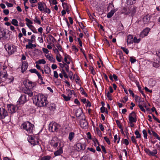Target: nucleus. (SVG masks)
<instances>
[{
	"mask_svg": "<svg viewBox=\"0 0 160 160\" xmlns=\"http://www.w3.org/2000/svg\"><path fill=\"white\" fill-rule=\"evenodd\" d=\"M47 99L44 95L39 94L34 97L33 103L38 107H43L46 106L47 104Z\"/></svg>",
	"mask_w": 160,
	"mask_h": 160,
	"instance_id": "f257e3e1",
	"label": "nucleus"
},
{
	"mask_svg": "<svg viewBox=\"0 0 160 160\" xmlns=\"http://www.w3.org/2000/svg\"><path fill=\"white\" fill-rule=\"evenodd\" d=\"M34 127V125L28 121L23 123L21 125V128L25 130L28 133H32Z\"/></svg>",
	"mask_w": 160,
	"mask_h": 160,
	"instance_id": "f03ea898",
	"label": "nucleus"
},
{
	"mask_svg": "<svg viewBox=\"0 0 160 160\" xmlns=\"http://www.w3.org/2000/svg\"><path fill=\"white\" fill-rule=\"evenodd\" d=\"M49 143L51 146L54 148L62 145L60 140L56 137H53L52 139L50 141Z\"/></svg>",
	"mask_w": 160,
	"mask_h": 160,
	"instance_id": "7ed1b4c3",
	"label": "nucleus"
},
{
	"mask_svg": "<svg viewBox=\"0 0 160 160\" xmlns=\"http://www.w3.org/2000/svg\"><path fill=\"white\" fill-rule=\"evenodd\" d=\"M58 127V125L55 122L51 123L49 125V130L51 132H57Z\"/></svg>",
	"mask_w": 160,
	"mask_h": 160,
	"instance_id": "20e7f679",
	"label": "nucleus"
},
{
	"mask_svg": "<svg viewBox=\"0 0 160 160\" xmlns=\"http://www.w3.org/2000/svg\"><path fill=\"white\" fill-rule=\"evenodd\" d=\"M8 115L7 110L2 107H0V119H4Z\"/></svg>",
	"mask_w": 160,
	"mask_h": 160,
	"instance_id": "39448f33",
	"label": "nucleus"
},
{
	"mask_svg": "<svg viewBox=\"0 0 160 160\" xmlns=\"http://www.w3.org/2000/svg\"><path fill=\"white\" fill-rule=\"evenodd\" d=\"M137 115L134 112H132L128 116L129 121L130 123L135 122L137 121Z\"/></svg>",
	"mask_w": 160,
	"mask_h": 160,
	"instance_id": "423d86ee",
	"label": "nucleus"
},
{
	"mask_svg": "<svg viewBox=\"0 0 160 160\" xmlns=\"http://www.w3.org/2000/svg\"><path fill=\"white\" fill-rule=\"evenodd\" d=\"M7 108L9 112L11 113L16 112L18 108L17 106L12 104H8L7 105Z\"/></svg>",
	"mask_w": 160,
	"mask_h": 160,
	"instance_id": "0eeeda50",
	"label": "nucleus"
},
{
	"mask_svg": "<svg viewBox=\"0 0 160 160\" xmlns=\"http://www.w3.org/2000/svg\"><path fill=\"white\" fill-rule=\"evenodd\" d=\"M27 95L25 94H22L20 97L19 98L18 101H17L18 104H24L27 101Z\"/></svg>",
	"mask_w": 160,
	"mask_h": 160,
	"instance_id": "6e6552de",
	"label": "nucleus"
},
{
	"mask_svg": "<svg viewBox=\"0 0 160 160\" xmlns=\"http://www.w3.org/2000/svg\"><path fill=\"white\" fill-rule=\"evenodd\" d=\"M75 147V149L78 151H80L81 150H84L86 148L85 144H82L80 142L76 143Z\"/></svg>",
	"mask_w": 160,
	"mask_h": 160,
	"instance_id": "1a4fd4ad",
	"label": "nucleus"
},
{
	"mask_svg": "<svg viewBox=\"0 0 160 160\" xmlns=\"http://www.w3.org/2000/svg\"><path fill=\"white\" fill-rule=\"evenodd\" d=\"M6 31L3 29H0V40L2 39L3 40H6L8 37L6 36Z\"/></svg>",
	"mask_w": 160,
	"mask_h": 160,
	"instance_id": "9d476101",
	"label": "nucleus"
},
{
	"mask_svg": "<svg viewBox=\"0 0 160 160\" xmlns=\"http://www.w3.org/2000/svg\"><path fill=\"white\" fill-rule=\"evenodd\" d=\"M150 30V29L149 28H146L141 32L140 34V37L143 38L147 36Z\"/></svg>",
	"mask_w": 160,
	"mask_h": 160,
	"instance_id": "9b49d317",
	"label": "nucleus"
},
{
	"mask_svg": "<svg viewBox=\"0 0 160 160\" xmlns=\"http://www.w3.org/2000/svg\"><path fill=\"white\" fill-rule=\"evenodd\" d=\"M145 152L148 154L149 155L154 156L157 153V151L156 149H154L152 151H150L149 149L146 148L144 150Z\"/></svg>",
	"mask_w": 160,
	"mask_h": 160,
	"instance_id": "f8f14e48",
	"label": "nucleus"
},
{
	"mask_svg": "<svg viewBox=\"0 0 160 160\" xmlns=\"http://www.w3.org/2000/svg\"><path fill=\"white\" fill-rule=\"evenodd\" d=\"M28 63L26 62H23L22 63V65L21 67V71L22 73H23L25 71L28 67Z\"/></svg>",
	"mask_w": 160,
	"mask_h": 160,
	"instance_id": "ddd939ff",
	"label": "nucleus"
},
{
	"mask_svg": "<svg viewBox=\"0 0 160 160\" xmlns=\"http://www.w3.org/2000/svg\"><path fill=\"white\" fill-rule=\"evenodd\" d=\"M63 147V145H62L57 148H59V149L54 152V154L55 156L60 155L63 152V150L62 149Z\"/></svg>",
	"mask_w": 160,
	"mask_h": 160,
	"instance_id": "4468645a",
	"label": "nucleus"
},
{
	"mask_svg": "<svg viewBox=\"0 0 160 160\" xmlns=\"http://www.w3.org/2000/svg\"><path fill=\"white\" fill-rule=\"evenodd\" d=\"M88 123L85 119H82L80 121V125L82 128H84L87 127Z\"/></svg>",
	"mask_w": 160,
	"mask_h": 160,
	"instance_id": "2eb2a0df",
	"label": "nucleus"
},
{
	"mask_svg": "<svg viewBox=\"0 0 160 160\" xmlns=\"http://www.w3.org/2000/svg\"><path fill=\"white\" fill-rule=\"evenodd\" d=\"M28 142L32 145L34 146L36 144L34 138L32 136H29L28 138Z\"/></svg>",
	"mask_w": 160,
	"mask_h": 160,
	"instance_id": "dca6fc26",
	"label": "nucleus"
},
{
	"mask_svg": "<svg viewBox=\"0 0 160 160\" xmlns=\"http://www.w3.org/2000/svg\"><path fill=\"white\" fill-rule=\"evenodd\" d=\"M151 16L149 15H147L144 16L142 19L143 22L144 24L148 23L150 20Z\"/></svg>",
	"mask_w": 160,
	"mask_h": 160,
	"instance_id": "f3484780",
	"label": "nucleus"
},
{
	"mask_svg": "<svg viewBox=\"0 0 160 160\" xmlns=\"http://www.w3.org/2000/svg\"><path fill=\"white\" fill-rule=\"evenodd\" d=\"M133 37L132 35H129L128 36L127 38L128 44L133 43Z\"/></svg>",
	"mask_w": 160,
	"mask_h": 160,
	"instance_id": "a211bd4d",
	"label": "nucleus"
},
{
	"mask_svg": "<svg viewBox=\"0 0 160 160\" xmlns=\"http://www.w3.org/2000/svg\"><path fill=\"white\" fill-rule=\"evenodd\" d=\"M44 5L46 6L45 3L42 2H39L38 4V8L40 11H42L45 8Z\"/></svg>",
	"mask_w": 160,
	"mask_h": 160,
	"instance_id": "6ab92c4d",
	"label": "nucleus"
},
{
	"mask_svg": "<svg viewBox=\"0 0 160 160\" xmlns=\"http://www.w3.org/2000/svg\"><path fill=\"white\" fill-rule=\"evenodd\" d=\"M136 7H134L132 8H131L129 10L130 11L128 14L131 13L132 16H133L136 12Z\"/></svg>",
	"mask_w": 160,
	"mask_h": 160,
	"instance_id": "aec40b11",
	"label": "nucleus"
},
{
	"mask_svg": "<svg viewBox=\"0 0 160 160\" xmlns=\"http://www.w3.org/2000/svg\"><path fill=\"white\" fill-rule=\"evenodd\" d=\"M80 160H92V158L89 155H87L82 157Z\"/></svg>",
	"mask_w": 160,
	"mask_h": 160,
	"instance_id": "412c9836",
	"label": "nucleus"
},
{
	"mask_svg": "<svg viewBox=\"0 0 160 160\" xmlns=\"http://www.w3.org/2000/svg\"><path fill=\"white\" fill-rule=\"evenodd\" d=\"M116 11L115 10H112L110 12H108L107 14V17L108 18H111L114 14V13Z\"/></svg>",
	"mask_w": 160,
	"mask_h": 160,
	"instance_id": "4be33fe9",
	"label": "nucleus"
},
{
	"mask_svg": "<svg viewBox=\"0 0 160 160\" xmlns=\"http://www.w3.org/2000/svg\"><path fill=\"white\" fill-rule=\"evenodd\" d=\"M82 114V111L80 109H77L76 111V117H79Z\"/></svg>",
	"mask_w": 160,
	"mask_h": 160,
	"instance_id": "5701e85b",
	"label": "nucleus"
},
{
	"mask_svg": "<svg viewBox=\"0 0 160 160\" xmlns=\"http://www.w3.org/2000/svg\"><path fill=\"white\" fill-rule=\"evenodd\" d=\"M153 66L156 68H159L160 66V65L159 62L157 60H154V61L152 63Z\"/></svg>",
	"mask_w": 160,
	"mask_h": 160,
	"instance_id": "b1692460",
	"label": "nucleus"
},
{
	"mask_svg": "<svg viewBox=\"0 0 160 160\" xmlns=\"http://www.w3.org/2000/svg\"><path fill=\"white\" fill-rule=\"evenodd\" d=\"M137 0H127V3L128 5H131L134 4Z\"/></svg>",
	"mask_w": 160,
	"mask_h": 160,
	"instance_id": "393cba45",
	"label": "nucleus"
},
{
	"mask_svg": "<svg viewBox=\"0 0 160 160\" xmlns=\"http://www.w3.org/2000/svg\"><path fill=\"white\" fill-rule=\"evenodd\" d=\"M51 71V68L48 66H47L45 67L44 72L46 74H49L50 73Z\"/></svg>",
	"mask_w": 160,
	"mask_h": 160,
	"instance_id": "a878e982",
	"label": "nucleus"
},
{
	"mask_svg": "<svg viewBox=\"0 0 160 160\" xmlns=\"http://www.w3.org/2000/svg\"><path fill=\"white\" fill-rule=\"evenodd\" d=\"M46 58L49 59V61L52 62H55V59L52 56H50L49 55H47L46 56Z\"/></svg>",
	"mask_w": 160,
	"mask_h": 160,
	"instance_id": "bb28decb",
	"label": "nucleus"
},
{
	"mask_svg": "<svg viewBox=\"0 0 160 160\" xmlns=\"http://www.w3.org/2000/svg\"><path fill=\"white\" fill-rule=\"evenodd\" d=\"M11 23L15 26H18V21L15 19H12L11 21Z\"/></svg>",
	"mask_w": 160,
	"mask_h": 160,
	"instance_id": "cd10ccee",
	"label": "nucleus"
},
{
	"mask_svg": "<svg viewBox=\"0 0 160 160\" xmlns=\"http://www.w3.org/2000/svg\"><path fill=\"white\" fill-rule=\"evenodd\" d=\"M75 134L73 132H70L69 134L68 139L70 141H71L73 138Z\"/></svg>",
	"mask_w": 160,
	"mask_h": 160,
	"instance_id": "c85d7f7f",
	"label": "nucleus"
},
{
	"mask_svg": "<svg viewBox=\"0 0 160 160\" xmlns=\"http://www.w3.org/2000/svg\"><path fill=\"white\" fill-rule=\"evenodd\" d=\"M46 61L44 59H42L39 60L36 62V64H45L46 63Z\"/></svg>",
	"mask_w": 160,
	"mask_h": 160,
	"instance_id": "c756f323",
	"label": "nucleus"
},
{
	"mask_svg": "<svg viewBox=\"0 0 160 160\" xmlns=\"http://www.w3.org/2000/svg\"><path fill=\"white\" fill-rule=\"evenodd\" d=\"M67 93H68V95L69 96H71L73 93L74 92V91L73 90H67Z\"/></svg>",
	"mask_w": 160,
	"mask_h": 160,
	"instance_id": "7c9ffc66",
	"label": "nucleus"
},
{
	"mask_svg": "<svg viewBox=\"0 0 160 160\" xmlns=\"http://www.w3.org/2000/svg\"><path fill=\"white\" fill-rule=\"evenodd\" d=\"M135 134L136 136V138H141V135L138 130H136Z\"/></svg>",
	"mask_w": 160,
	"mask_h": 160,
	"instance_id": "2f4dec72",
	"label": "nucleus"
},
{
	"mask_svg": "<svg viewBox=\"0 0 160 160\" xmlns=\"http://www.w3.org/2000/svg\"><path fill=\"white\" fill-rule=\"evenodd\" d=\"M51 157L50 156H45L42 158L40 160H50Z\"/></svg>",
	"mask_w": 160,
	"mask_h": 160,
	"instance_id": "473e14b6",
	"label": "nucleus"
},
{
	"mask_svg": "<svg viewBox=\"0 0 160 160\" xmlns=\"http://www.w3.org/2000/svg\"><path fill=\"white\" fill-rule=\"evenodd\" d=\"M62 96L64 99L66 101L70 100L71 97L69 96L68 95V96H66L64 94L62 95Z\"/></svg>",
	"mask_w": 160,
	"mask_h": 160,
	"instance_id": "72a5a7b5",
	"label": "nucleus"
},
{
	"mask_svg": "<svg viewBox=\"0 0 160 160\" xmlns=\"http://www.w3.org/2000/svg\"><path fill=\"white\" fill-rule=\"evenodd\" d=\"M152 132L153 136L155 137L158 140H160V138L159 136L154 131H152Z\"/></svg>",
	"mask_w": 160,
	"mask_h": 160,
	"instance_id": "f704fd0d",
	"label": "nucleus"
},
{
	"mask_svg": "<svg viewBox=\"0 0 160 160\" xmlns=\"http://www.w3.org/2000/svg\"><path fill=\"white\" fill-rule=\"evenodd\" d=\"M133 42L135 43H139L141 40V39L140 38L137 39L136 37H134V38H133Z\"/></svg>",
	"mask_w": 160,
	"mask_h": 160,
	"instance_id": "c9c22d12",
	"label": "nucleus"
},
{
	"mask_svg": "<svg viewBox=\"0 0 160 160\" xmlns=\"http://www.w3.org/2000/svg\"><path fill=\"white\" fill-rule=\"evenodd\" d=\"M80 90L81 91V93L82 95H84L86 97H88V95L84 91L83 88H80Z\"/></svg>",
	"mask_w": 160,
	"mask_h": 160,
	"instance_id": "e433bc0d",
	"label": "nucleus"
},
{
	"mask_svg": "<svg viewBox=\"0 0 160 160\" xmlns=\"http://www.w3.org/2000/svg\"><path fill=\"white\" fill-rule=\"evenodd\" d=\"M34 21L36 23L38 24H40L41 23V22L39 20V19L38 18L37 16H35V19L34 20Z\"/></svg>",
	"mask_w": 160,
	"mask_h": 160,
	"instance_id": "4c0bfd02",
	"label": "nucleus"
},
{
	"mask_svg": "<svg viewBox=\"0 0 160 160\" xmlns=\"http://www.w3.org/2000/svg\"><path fill=\"white\" fill-rule=\"evenodd\" d=\"M121 48L123 50V51L126 54H128L129 50L128 49L123 47H121Z\"/></svg>",
	"mask_w": 160,
	"mask_h": 160,
	"instance_id": "58836bf2",
	"label": "nucleus"
},
{
	"mask_svg": "<svg viewBox=\"0 0 160 160\" xmlns=\"http://www.w3.org/2000/svg\"><path fill=\"white\" fill-rule=\"evenodd\" d=\"M32 43H28V44L26 45L27 49H32Z\"/></svg>",
	"mask_w": 160,
	"mask_h": 160,
	"instance_id": "ea45409f",
	"label": "nucleus"
},
{
	"mask_svg": "<svg viewBox=\"0 0 160 160\" xmlns=\"http://www.w3.org/2000/svg\"><path fill=\"white\" fill-rule=\"evenodd\" d=\"M89 69L90 70L92 74L93 75H95L96 74L95 72L92 67L90 66Z\"/></svg>",
	"mask_w": 160,
	"mask_h": 160,
	"instance_id": "a19ab883",
	"label": "nucleus"
},
{
	"mask_svg": "<svg viewBox=\"0 0 160 160\" xmlns=\"http://www.w3.org/2000/svg\"><path fill=\"white\" fill-rule=\"evenodd\" d=\"M142 133L143 134L144 138L147 139V133L146 130L145 129L143 130L142 131Z\"/></svg>",
	"mask_w": 160,
	"mask_h": 160,
	"instance_id": "79ce46f5",
	"label": "nucleus"
},
{
	"mask_svg": "<svg viewBox=\"0 0 160 160\" xmlns=\"http://www.w3.org/2000/svg\"><path fill=\"white\" fill-rule=\"evenodd\" d=\"M131 140L132 142L134 143L136 145H138L137 143L136 142V140L135 139L134 136H132L131 137Z\"/></svg>",
	"mask_w": 160,
	"mask_h": 160,
	"instance_id": "37998d69",
	"label": "nucleus"
},
{
	"mask_svg": "<svg viewBox=\"0 0 160 160\" xmlns=\"http://www.w3.org/2000/svg\"><path fill=\"white\" fill-rule=\"evenodd\" d=\"M7 73L4 72L2 73L1 72H0V77L2 76L3 78H6L7 77Z\"/></svg>",
	"mask_w": 160,
	"mask_h": 160,
	"instance_id": "c03bdc74",
	"label": "nucleus"
},
{
	"mask_svg": "<svg viewBox=\"0 0 160 160\" xmlns=\"http://www.w3.org/2000/svg\"><path fill=\"white\" fill-rule=\"evenodd\" d=\"M62 6L63 8L65 10L69 8L67 4L65 3H62Z\"/></svg>",
	"mask_w": 160,
	"mask_h": 160,
	"instance_id": "a18cd8bd",
	"label": "nucleus"
},
{
	"mask_svg": "<svg viewBox=\"0 0 160 160\" xmlns=\"http://www.w3.org/2000/svg\"><path fill=\"white\" fill-rule=\"evenodd\" d=\"M136 60L135 59L134 57H131L130 58V61L132 63H134L136 61Z\"/></svg>",
	"mask_w": 160,
	"mask_h": 160,
	"instance_id": "49530a36",
	"label": "nucleus"
},
{
	"mask_svg": "<svg viewBox=\"0 0 160 160\" xmlns=\"http://www.w3.org/2000/svg\"><path fill=\"white\" fill-rule=\"evenodd\" d=\"M43 10L44 11V12L48 14L50 13L51 12L50 9L49 8H44Z\"/></svg>",
	"mask_w": 160,
	"mask_h": 160,
	"instance_id": "de8ad7c7",
	"label": "nucleus"
},
{
	"mask_svg": "<svg viewBox=\"0 0 160 160\" xmlns=\"http://www.w3.org/2000/svg\"><path fill=\"white\" fill-rule=\"evenodd\" d=\"M138 107H139V108H140V109H141V110L143 112H145V110L144 108H143L142 105L141 104H139L138 105Z\"/></svg>",
	"mask_w": 160,
	"mask_h": 160,
	"instance_id": "09e8293b",
	"label": "nucleus"
},
{
	"mask_svg": "<svg viewBox=\"0 0 160 160\" xmlns=\"http://www.w3.org/2000/svg\"><path fill=\"white\" fill-rule=\"evenodd\" d=\"M53 50L54 51V52L57 55H59L60 56H61L59 54V52L58 50V49H57L56 48H53Z\"/></svg>",
	"mask_w": 160,
	"mask_h": 160,
	"instance_id": "8fccbe9b",
	"label": "nucleus"
},
{
	"mask_svg": "<svg viewBox=\"0 0 160 160\" xmlns=\"http://www.w3.org/2000/svg\"><path fill=\"white\" fill-rule=\"evenodd\" d=\"M107 96L108 98V99L110 101H111L112 100L111 94H110L109 92H108L107 94Z\"/></svg>",
	"mask_w": 160,
	"mask_h": 160,
	"instance_id": "3c124183",
	"label": "nucleus"
},
{
	"mask_svg": "<svg viewBox=\"0 0 160 160\" xmlns=\"http://www.w3.org/2000/svg\"><path fill=\"white\" fill-rule=\"evenodd\" d=\"M94 143V145L96 147L97 146V143L98 145H99V142L98 141V140L96 139L95 138L93 140Z\"/></svg>",
	"mask_w": 160,
	"mask_h": 160,
	"instance_id": "603ef678",
	"label": "nucleus"
},
{
	"mask_svg": "<svg viewBox=\"0 0 160 160\" xmlns=\"http://www.w3.org/2000/svg\"><path fill=\"white\" fill-rule=\"evenodd\" d=\"M49 2L51 4H52L53 5H56L57 3V2L56 0H50Z\"/></svg>",
	"mask_w": 160,
	"mask_h": 160,
	"instance_id": "864d4df0",
	"label": "nucleus"
},
{
	"mask_svg": "<svg viewBox=\"0 0 160 160\" xmlns=\"http://www.w3.org/2000/svg\"><path fill=\"white\" fill-rule=\"evenodd\" d=\"M56 47H57V48H58V50L59 51L62 52V48L61 47V46L59 44H58L56 45Z\"/></svg>",
	"mask_w": 160,
	"mask_h": 160,
	"instance_id": "5fc2aeb1",
	"label": "nucleus"
},
{
	"mask_svg": "<svg viewBox=\"0 0 160 160\" xmlns=\"http://www.w3.org/2000/svg\"><path fill=\"white\" fill-rule=\"evenodd\" d=\"M118 55L119 56L120 58L121 59H122L123 58V54L122 52L121 51L119 52Z\"/></svg>",
	"mask_w": 160,
	"mask_h": 160,
	"instance_id": "6e6d98bb",
	"label": "nucleus"
},
{
	"mask_svg": "<svg viewBox=\"0 0 160 160\" xmlns=\"http://www.w3.org/2000/svg\"><path fill=\"white\" fill-rule=\"evenodd\" d=\"M28 26V27L31 30L33 29H34V27L33 26H32V25H29L28 23H27L26 24Z\"/></svg>",
	"mask_w": 160,
	"mask_h": 160,
	"instance_id": "4d7b16f0",
	"label": "nucleus"
},
{
	"mask_svg": "<svg viewBox=\"0 0 160 160\" xmlns=\"http://www.w3.org/2000/svg\"><path fill=\"white\" fill-rule=\"evenodd\" d=\"M6 5L9 7H12L13 6V4L11 3H9L8 2H5Z\"/></svg>",
	"mask_w": 160,
	"mask_h": 160,
	"instance_id": "13d9d810",
	"label": "nucleus"
},
{
	"mask_svg": "<svg viewBox=\"0 0 160 160\" xmlns=\"http://www.w3.org/2000/svg\"><path fill=\"white\" fill-rule=\"evenodd\" d=\"M72 49L75 52H77L78 51V49L75 45H73L72 46Z\"/></svg>",
	"mask_w": 160,
	"mask_h": 160,
	"instance_id": "bf43d9fd",
	"label": "nucleus"
},
{
	"mask_svg": "<svg viewBox=\"0 0 160 160\" xmlns=\"http://www.w3.org/2000/svg\"><path fill=\"white\" fill-rule=\"evenodd\" d=\"M22 31L23 35L25 36H26V31L25 28H23L22 29Z\"/></svg>",
	"mask_w": 160,
	"mask_h": 160,
	"instance_id": "052dcab7",
	"label": "nucleus"
},
{
	"mask_svg": "<svg viewBox=\"0 0 160 160\" xmlns=\"http://www.w3.org/2000/svg\"><path fill=\"white\" fill-rule=\"evenodd\" d=\"M104 138V140H105V141L108 143V144H110V141L108 138H107L106 137H105Z\"/></svg>",
	"mask_w": 160,
	"mask_h": 160,
	"instance_id": "680f3d73",
	"label": "nucleus"
},
{
	"mask_svg": "<svg viewBox=\"0 0 160 160\" xmlns=\"http://www.w3.org/2000/svg\"><path fill=\"white\" fill-rule=\"evenodd\" d=\"M49 37L50 39L52 42H54V41H56L55 39L52 35H49Z\"/></svg>",
	"mask_w": 160,
	"mask_h": 160,
	"instance_id": "e2e57ef3",
	"label": "nucleus"
},
{
	"mask_svg": "<svg viewBox=\"0 0 160 160\" xmlns=\"http://www.w3.org/2000/svg\"><path fill=\"white\" fill-rule=\"evenodd\" d=\"M54 72V76L56 78H58V74L57 72L56 71H55L53 72Z\"/></svg>",
	"mask_w": 160,
	"mask_h": 160,
	"instance_id": "0e129e2a",
	"label": "nucleus"
},
{
	"mask_svg": "<svg viewBox=\"0 0 160 160\" xmlns=\"http://www.w3.org/2000/svg\"><path fill=\"white\" fill-rule=\"evenodd\" d=\"M25 20L29 24H31L32 23V22L28 18H26Z\"/></svg>",
	"mask_w": 160,
	"mask_h": 160,
	"instance_id": "69168bd1",
	"label": "nucleus"
},
{
	"mask_svg": "<svg viewBox=\"0 0 160 160\" xmlns=\"http://www.w3.org/2000/svg\"><path fill=\"white\" fill-rule=\"evenodd\" d=\"M3 12L5 15H7L9 13V11L8 9H4L3 11Z\"/></svg>",
	"mask_w": 160,
	"mask_h": 160,
	"instance_id": "338daca9",
	"label": "nucleus"
},
{
	"mask_svg": "<svg viewBox=\"0 0 160 160\" xmlns=\"http://www.w3.org/2000/svg\"><path fill=\"white\" fill-rule=\"evenodd\" d=\"M88 149L93 152H96L95 150L92 148H88Z\"/></svg>",
	"mask_w": 160,
	"mask_h": 160,
	"instance_id": "774afa93",
	"label": "nucleus"
}]
</instances>
